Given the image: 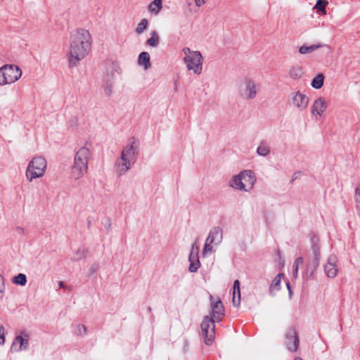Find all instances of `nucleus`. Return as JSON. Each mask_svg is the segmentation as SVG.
<instances>
[{"label":"nucleus","mask_w":360,"mask_h":360,"mask_svg":"<svg viewBox=\"0 0 360 360\" xmlns=\"http://www.w3.org/2000/svg\"><path fill=\"white\" fill-rule=\"evenodd\" d=\"M30 333L27 330H22L17 335L12 343L11 349L15 352L25 351L29 348Z\"/></svg>","instance_id":"10"},{"label":"nucleus","mask_w":360,"mask_h":360,"mask_svg":"<svg viewBox=\"0 0 360 360\" xmlns=\"http://www.w3.org/2000/svg\"><path fill=\"white\" fill-rule=\"evenodd\" d=\"M303 262H304V259L302 257H299L295 260L293 266H292V269H292V276L294 278H297L298 277L299 266L302 264Z\"/></svg>","instance_id":"28"},{"label":"nucleus","mask_w":360,"mask_h":360,"mask_svg":"<svg viewBox=\"0 0 360 360\" xmlns=\"http://www.w3.org/2000/svg\"><path fill=\"white\" fill-rule=\"evenodd\" d=\"M5 290V281L4 276L0 274V299H2Z\"/></svg>","instance_id":"35"},{"label":"nucleus","mask_w":360,"mask_h":360,"mask_svg":"<svg viewBox=\"0 0 360 360\" xmlns=\"http://www.w3.org/2000/svg\"><path fill=\"white\" fill-rule=\"evenodd\" d=\"M146 44L151 47H157L160 44V37L156 31L150 33V37L147 40Z\"/></svg>","instance_id":"26"},{"label":"nucleus","mask_w":360,"mask_h":360,"mask_svg":"<svg viewBox=\"0 0 360 360\" xmlns=\"http://www.w3.org/2000/svg\"><path fill=\"white\" fill-rule=\"evenodd\" d=\"M223 239V231L219 226L213 227L209 232L202 250V255L213 252V246L220 244Z\"/></svg>","instance_id":"9"},{"label":"nucleus","mask_w":360,"mask_h":360,"mask_svg":"<svg viewBox=\"0 0 360 360\" xmlns=\"http://www.w3.org/2000/svg\"><path fill=\"white\" fill-rule=\"evenodd\" d=\"M7 84V82L5 79L4 70H2V68H0V85H5Z\"/></svg>","instance_id":"37"},{"label":"nucleus","mask_w":360,"mask_h":360,"mask_svg":"<svg viewBox=\"0 0 360 360\" xmlns=\"http://www.w3.org/2000/svg\"><path fill=\"white\" fill-rule=\"evenodd\" d=\"M13 282L15 284L25 285L27 282V277L23 274H19L18 276L13 278Z\"/></svg>","instance_id":"32"},{"label":"nucleus","mask_w":360,"mask_h":360,"mask_svg":"<svg viewBox=\"0 0 360 360\" xmlns=\"http://www.w3.org/2000/svg\"><path fill=\"white\" fill-rule=\"evenodd\" d=\"M338 259L335 255H330L328 259V262L324 266V271L329 278H335L338 273L336 262Z\"/></svg>","instance_id":"18"},{"label":"nucleus","mask_w":360,"mask_h":360,"mask_svg":"<svg viewBox=\"0 0 360 360\" xmlns=\"http://www.w3.org/2000/svg\"><path fill=\"white\" fill-rule=\"evenodd\" d=\"M195 3V5L198 6V7H200L201 6H202L205 1V0H194Z\"/></svg>","instance_id":"38"},{"label":"nucleus","mask_w":360,"mask_h":360,"mask_svg":"<svg viewBox=\"0 0 360 360\" xmlns=\"http://www.w3.org/2000/svg\"><path fill=\"white\" fill-rule=\"evenodd\" d=\"M300 340L297 333L293 327H290L285 333V345L289 351L296 352L299 347Z\"/></svg>","instance_id":"14"},{"label":"nucleus","mask_w":360,"mask_h":360,"mask_svg":"<svg viewBox=\"0 0 360 360\" xmlns=\"http://www.w3.org/2000/svg\"><path fill=\"white\" fill-rule=\"evenodd\" d=\"M96 270H97V267L95 266H92L90 268V271H91V274H94Z\"/></svg>","instance_id":"39"},{"label":"nucleus","mask_w":360,"mask_h":360,"mask_svg":"<svg viewBox=\"0 0 360 360\" xmlns=\"http://www.w3.org/2000/svg\"><path fill=\"white\" fill-rule=\"evenodd\" d=\"M2 68L7 84H12L18 80L21 75V70L14 65H5Z\"/></svg>","instance_id":"13"},{"label":"nucleus","mask_w":360,"mask_h":360,"mask_svg":"<svg viewBox=\"0 0 360 360\" xmlns=\"http://www.w3.org/2000/svg\"><path fill=\"white\" fill-rule=\"evenodd\" d=\"M59 285L60 288H63V282H60L59 283Z\"/></svg>","instance_id":"41"},{"label":"nucleus","mask_w":360,"mask_h":360,"mask_svg":"<svg viewBox=\"0 0 360 360\" xmlns=\"http://www.w3.org/2000/svg\"><path fill=\"white\" fill-rule=\"evenodd\" d=\"M242 177L243 175L240 172L238 174L235 175L231 178L229 182V186L236 190L244 191L245 187L242 182Z\"/></svg>","instance_id":"20"},{"label":"nucleus","mask_w":360,"mask_h":360,"mask_svg":"<svg viewBox=\"0 0 360 360\" xmlns=\"http://www.w3.org/2000/svg\"><path fill=\"white\" fill-rule=\"evenodd\" d=\"M199 248L198 245L194 243L191 246L188 261L190 262L188 270L190 272H196L200 266L199 261Z\"/></svg>","instance_id":"16"},{"label":"nucleus","mask_w":360,"mask_h":360,"mask_svg":"<svg viewBox=\"0 0 360 360\" xmlns=\"http://www.w3.org/2000/svg\"><path fill=\"white\" fill-rule=\"evenodd\" d=\"M328 108V102L325 98L319 97L314 100L311 107V112L313 117L320 118Z\"/></svg>","instance_id":"15"},{"label":"nucleus","mask_w":360,"mask_h":360,"mask_svg":"<svg viewBox=\"0 0 360 360\" xmlns=\"http://www.w3.org/2000/svg\"><path fill=\"white\" fill-rule=\"evenodd\" d=\"M211 316H205L201 323V334L207 345H211L215 338V322L222 320L224 316V307L219 297L210 296Z\"/></svg>","instance_id":"2"},{"label":"nucleus","mask_w":360,"mask_h":360,"mask_svg":"<svg viewBox=\"0 0 360 360\" xmlns=\"http://www.w3.org/2000/svg\"><path fill=\"white\" fill-rule=\"evenodd\" d=\"M295 360H302V359L301 358H300V357H296V358L295 359Z\"/></svg>","instance_id":"42"},{"label":"nucleus","mask_w":360,"mask_h":360,"mask_svg":"<svg viewBox=\"0 0 360 360\" xmlns=\"http://www.w3.org/2000/svg\"><path fill=\"white\" fill-rule=\"evenodd\" d=\"M47 167V162L44 158L36 156L29 162L26 169L25 176L29 182L34 179L44 176Z\"/></svg>","instance_id":"7"},{"label":"nucleus","mask_w":360,"mask_h":360,"mask_svg":"<svg viewBox=\"0 0 360 360\" xmlns=\"http://www.w3.org/2000/svg\"><path fill=\"white\" fill-rule=\"evenodd\" d=\"M109 68L110 72H108L105 77V82L103 85V91L105 95L110 96L112 92V79L114 77V73H121V68L117 62H111Z\"/></svg>","instance_id":"12"},{"label":"nucleus","mask_w":360,"mask_h":360,"mask_svg":"<svg viewBox=\"0 0 360 360\" xmlns=\"http://www.w3.org/2000/svg\"><path fill=\"white\" fill-rule=\"evenodd\" d=\"M91 155V144L87 142L76 152L70 170L71 179L78 180L87 173L88 164Z\"/></svg>","instance_id":"4"},{"label":"nucleus","mask_w":360,"mask_h":360,"mask_svg":"<svg viewBox=\"0 0 360 360\" xmlns=\"http://www.w3.org/2000/svg\"><path fill=\"white\" fill-rule=\"evenodd\" d=\"M311 255L308 257L307 266L304 272H303V277L308 278L312 277L319 266L321 259V252L319 238L316 236H313L311 238Z\"/></svg>","instance_id":"6"},{"label":"nucleus","mask_w":360,"mask_h":360,"mask_svg":"<svg viewBox=\"0 0 360 360\" xmlns=\"http://www.w3.org/2000/svg\"><path fill=\"white\" fill-rule=\"evenodd\" d=\"M86 250L83 248L78 249L74 254L73 260L78 261L85 257Z\"/></svg>","instance_id":"33"},{"label":"nucleus","mask_w":360,"mask_h":360,"mask_svg":"<svg viewBox=\"0 0 360 360\" xmlns=\"http://www.w3.org/2000/svg\"><path fill=\"white\" fill-rule=\"evenodd\" d=\"M287 287H288V290H289L290 295H291L292 291H291V290H290V284H289V283H287Z\"/></svg>","instance_id":"40"},{"label":"nucleus","mask_w":360,"mask_h":360,"mask_svg":"<svg viewBox=\"0 0 360 360\" xmlns=\"http://www.w3.org/2000/svg\"><path fill=\"white\" fill-rule=\"evenodd\" d=\"M232 302L235 307H239L240 304V289L238 280L233 282Z\"/></svg>","instance_id":"22"},{"label":"nucleus","mask_w":360,"mask_h":360,"mask_svg":"<svg viewBox=\"0 0 360 360\" xmlns=\"http://www.w3.org/2000/svg\"><path fill=\"white\" fill-rule=\"evenodd\" d=\"M87 333V328L84 325L79 324L76 330L77 335H84Z\"/></svg>","instance_id":"34"},{"label":"nucleus","mask_w":360,"mask_h":360,"mask_svg":"<svg viewBox=\"0 0 360 360\" xmlns=\"http://www.w3.org/2000/svg\"><path fill=\"white\" fill-rule=\"evenodd\" d=\"M289 98L290 105L299 111L306 110L309 102V97L300 91L291 92L289 95Z\"/></svg>","instance_id":"11"},{"label":"nucleus","mask_w":360,"mask_h":360,"mask_svg":"<svg viewBox=\"0 0 360 360\" xmlns=\"http://www.w3.org/2000/svg\"><path fill=\"white\" fill-rule=\"evenodd\" d=\"M138 64L147 70L150 67V55L148 52H141L138 58Z\"/></svg>","instance_id":"23"},{"label":"nucleus","mask_w":360,"mask_h":360,"mask_svg":"<svg viewBox=\"0 0 360 360\" xmlns=\"http://www.w3.org/2000/svg\"><path fill=\"white\" fill-rule=\"evenodd\" d=\"M241 174L243 175L242 182L245 187L244 191H250L256 182L255 173L251 170H243Z\"/></svg>","instance_id":"17"},{"label":"nucleus","mask_w":360,"mask_h":360,"mask_svg":"<svg viewBox=\"0 0 360 360\" xmlns=\"http://www.w3.org/2000/svg\"><path fill=\"white\" fill-rule=\"evenodd\" d=\"M323 45L322 44H312L311 46H307V45H302L299 49V52L301 54L305 55L311 53L315 51H316L318 49L321 48Z\"/></svg>","instance_id":"25"},{"label":"nucleus","mask_w":360,"mask_h":360,"mask_svg":"<svg viewBox=\"0 0 360 360\" xmlns=\"http://www.w3.org/2000/svg\"><path fill=\"white\" fill-rule=\"evenodd\" d=\"M282 274H278L272 281L271 284L269 288V293L271 295H274L275 292L278 291L281 288V281Z\"/></svg>","instance_id":"24"},{"label":"nucleus","mask_w":360,"mask_h":360,"mask_svg":"<svg viewBox=\"0 0 360 360\" xmlns=\"http://www.w3.org/2000/svg\"><path fill=\"white\" fill-rule=\"evenodd\" d=\"M328 2L326 0H317L316 4L314 6V9H316L319 12L323 14L326 13V7Z\"/></svg>","instance_id":"29"},{"label":"nucleus","mask_w":360,"mask_h":360,"mask_svg":"<svg viewBox=\"0 0 360 360\" xmlns=\"http://www.w3.org/2000/svg\"><path fill=\"white\" fill-rule=\"evenodd\" d=\"M68 42L66 57L69 67L75 68L89 54L92 46V37L87 30L77 28L70 32Z\"/></svg>","instance_id":"1"},{"label":"nucleus","mask_w":360,"mask_h":360,"mask_svg":"<svg viewBox=\"0 0 360 360\" xmlns=\"http://www.w3.org/2000/svg\"><path fill=\"white\" fill-rule=\"evenodd\" d=\"M138 146L134 138L129 139L128 143L123 148L120 157L115 162V167L119 175L124 174L129 171L137 159Z\"/></svg>","instance_id":"3"},{"label":"nucleus","mask_w":360,"mask_h":360,"mask_svg":"<svg viewBox=\"0 0 360 360\" xmlns=\"http://www.w3.org/2000/svg\"><path fill=\"white\" fill-rule=\"evenodd\" d=\"M162 9V0H153L148 6V11L151 15H158Z\"/></svg>","instance_id":"21"},{"label":"nucleus","mask_w":360,"mask_h":360,"mask_svg":"<svg viewBox=\"0 0 360 360\" xmlns=\"http://www.w3.org/2000/svg\"><path fill=\"white\" fill-rule=\"evenodd\" d=\"M5 343V328L4 326H0V345H3Z\"/></svg>","instance_id":"36"},{"label":"nucleus","mask_w":360,"mask_h":360,"mask_svg":"<svg viewBox=\"0 0 360 360\" xmlns=\"http://www.w3.org/2000/svg\"><path fill=\"white\" fill-rule=\"evenodd\" d=\"M148 27V20L146 18L142 19L136 28V32L138 34H142Z\"/></svg>","instance_id":"31"},{"label":"nucleus","mask_w":360,"mask_h":360,"mask_svg":"<svg viewBox=\"0 0 360 360\" xmlns=\"http://www.w3.org/2000/svg\"><path fill=\"white\" fill-rule=\"evenodd\" d=\"M183 61L188 71L199 75L202 73L203 67V56L198 51L191 50L189 47L182 49Z\"/></svg>","instance_id":"5"},{"label":"nucleus","mask_w":360,"mask_h":360,"mask_svg":"<svg viewBox=\"0 0 360 360\" xmlns=\"http://www.w3.org/2000/svg\"><path fill=\"white\" fill-rule=\"evenodd\" d=\"M260 89L259 84L252 77H245L239 86V95L245 100L255 99Z\"/></svg>","instance_id":"8"},{"label":"nucleus","mask_w":360,"mask_h":360,"mask_svg":"<svg viewBox=\"0 0 360 360\" xmlns=\"http://www.w3.org/2000/svg\"><path fill=\"white\" fill-rule=\"evenodd\" d=\"M269 151V147L264 142H262L257 149V153L260 156H266Z\"/></svg>","instance_id":"30"},{"label":"nucleus","mask_w":360,"mask_h":360,"mask_svg":"<svg viewBox=\"0 0 360 360\" xmlns=\"http://www.w3.org/2000/svg\"><path fill=\"white\" fill-rule=\"evenodd\" d=\"M324 76L323 74H319L311 81V85L316 89H321L323 85Z\"/></svg>","instance_id":"27"},{"label":"nucleus","mask_w":360,"mask_h":360,"mask_svg":"<svg viewBox=\"0 0 360 360\" xmlns=\"http://www.w3.org/2000/svg\"><path fill=\"white\" fill-rule=\"evenodd\" d=\"M288 75L293 80L300 79L304 75V70L302 65L296 64L290 66Z\"/></svg>","instance_id":"19"}]
</instances>
